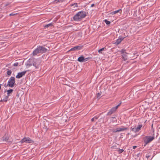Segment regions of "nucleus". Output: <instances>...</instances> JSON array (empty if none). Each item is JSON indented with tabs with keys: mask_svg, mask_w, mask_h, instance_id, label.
Returning <instances> with one entry per match:
<instances>
[{
	"mask_svg": "<svg viewBox=\"0 0 160 160\" xmlns=\"http://www.w3.org/2000/svg\"><path fill=\"white\" fill-rule=\"evenodd\" d=\"M27 72V71H24L22 72H19L18 73L16 76V78H20L24 76Z\"/></svg>",
	"mask_w": 160,
	"mask_h": 160,
	"instance_id": "nucleus-8",
	"label": "nucleus"
},
{
	"mask_svg": "<svg viewBox=\"0 0 160 160\" xmlns=\"http://www.w3.org/2000/svg\"><path fill=\"white\" fill-rule=\"evenodd\" d=\"M86 16V13L85 12L81 11L78 12L73 17V20L76 21H80L82 19L84 18Z\"/></svg>",
	"mask_w": 160,
	"mask_h": 160,
	"instance_id": "nucleus-1",
	"label": "nucleus"
},
{
	"mask_svg": "<svg viewBox=\"0 0 160 160\" xmlns=\"http://www.w3.org/2000/svg\"><path fill=\"white\" fill-rule=\"evenodd\" d=\"M146 145H147V144H146V143H145V144H144V147H145V146H146Z\"/></svg>",
	"mask_w": 160,
	"mask_h": 160,
	"instance_id": "nucleus-43",
	"label": "nucleus"
},
{
	"mask_svg": "<svg viewBox=\"0 0 160 160\" xmlns=\"http://www.w3.org/2000/svg\"><path fill=\"white\" fill-rule=\"evenodd\" d=\"M128 53H125L124 54H122V59L125 61H126L127 60H128Z\"/></svg>",
	"mask_w": 160,
	"mask_h": 160,
	"instance_id": "nucleus-13",
	"label": "nucleus"
},
{
	"mask_svg": "<svg viewBox=\"0 0 160 160\" xmlns=\"http://www.w3.org/2000/svg\"><path fill=\"white\" fill-rule=\"evenodd\" d=\"M82 46H75L74 47L72 48L70 50V51H78L81 49L82 48Z\"/></svg>",
	"mask_w": 160,
	"mask_h": 160,
	"instance_id": "nucleus-9",
	"label": "nucleus"
},
{
	"mask_svg": "<svg viewBox=\"0 0 160 160\" xmlns=\"http://www.w3.org/2000/svg\"><path fill=\"white\" fill-rule=\"evenodd\" d=\"M102 113H101L99 115H101V114H102Z\"/></svg>",
	"mask_w": 160,
	"mask_h": 160,
	"instance_id": "nucleus-46",
	"label": "nucleus"
},
{
	"mask_svg": "<svg viewBox=\"0 0 160 160\" xmlns=\"http://www.w3.org/2000/svg\"><path fill=\"white\" fill-rule=\"evenodd\" d=\"M4 86L5 87H10V86L9 85H8V83L7 84H6V83L4 84Z\"/></svg>",
	"mask_w": 160,
	"mask_h": 160,
	"instance_id": "nucleus-33",
	"label": "nucleus"
},
{
	"mask_svg": "<svg viewBox=\"0 0 160 160\" xmlns=\"http://www.w3.org/2000/svg\"><path fill=\"white\" fill-rule=\"evenodd\" d=\"M121 104V102L119 103L118 105L116 106L115 107H112L110 110L113 113L118 108V107Z\"/></svg>",
	"mask_w": 160,
	"mask_h": 160,
	"instance_id": "nucleus-12",
	"label": "nucleus"
},
{
	"mask_svg": "<svg viewBox=\"0 0 160 160\" xmlns=\"http://www.w3.org/2000/svg\"><path fill=\"white\" fill-rule=\"evenodd\" d=\"M17 14V13H14V12H13L12 13L10 14L9 16H12L15 15Z\"/></svg>",
	"mask_w": 160,
	"mask_h": 160,
	"instance_id": "nucleus-27",
	"label": "nucleus"
},
{
	"mask_svg": "<svg viewBox=\"0 0 160 160\" xmlns=\"http://www.w3.org/2000/svg\"><path fill=\"white\" fill-rule=\"evenodd\" d=\"M2 140L5 141H7L9 139V138L8 137H3L2 138Z\"/></svg>",
	"mask_w": 160,
	"mask_h": 160,
	"instance_id": "nucleus-21",
	"label": "nucleus"
},
{
	"mask_svg": "<svg viewBox=\"0 0 160 160\" xmlns=\"http://www.w3.org/2000/svg\"><path fill=\"white\" fill-rule=\"evenodd\" d=\"M142 127V125L140 124L138 125V126L137 127H135L133 128H131V129L135 132H137L140 130Z\"/></svg>",
	"mask_w": 160,
	"mask_h": 160,
	"instance_id": "nucleus-7",
	"label": "nucleus"
},
{
	"mask_svg": "<svg viewBox=\"0 0 160 160\" xmlns=\"http://www.w3.org/2000/svg\"><path fill=\"white\" fill-rule=\"evenodd\" d=\"M7 71L6 72V73L7 74V75L9 76H10L12 73V71H11V70L9 69H7Z\"/></svg>",
	"mask_w": 160,
	"mask_h": 160,
	"instance_id": "nucleus-18",
	"label": "nucleus"
},
{
	"mask_svg": "<svg viewBox=\"0 0 160 160\" xmlns=\"http://www.w3.org/2000/svg\"><path fill=\"white\" fill-rule=\"evenodd\" d=\"M119 12H120V13H121L122 10L121 9H120L118 10H116L112 12H111L110 14L112 15H113Z\"/></svg>",
	"mask_w": 160,
	"mask_h": 160,
	"instance_id": "nucleus-17",
	"label": "nucleus"
},
{
	"mask_svg": "<svg viewBox=\"0 0 160 160\" xmlns=\"http://www.w3.org/2000/svg\"><path fill=\"white\" fill-rule=\"evenodd\" d=\"M112 132H118V131H117V129L116 130H113Z\"/></svg>",
	"mask_w": 160,
	"mask_h": 160,
	"instance_id": "nucleus-36",
	"label": "nucleus"
},
{
	"mask_svg": "<svg viewBox=\"0 0 160 160\" xmlns=\"http://www.w3.org/2000/svg\"><path fill=\"white\" fill-rule=\"evenodd\" d=\"M19 142L21 144L23 142L33 143L34 141L29 137H24Z\"/></svg>",
	"mask_w": 160,
	"mask_h": 160,
	"instance_id": "nucleus-5",
	"label": "nucleus"
},
{
	"mask_svg": "<svg viewBox=\"0 0 160 160\" xmlns=\"http://www.w3.org/2000/svg\"><path fill=\"white\" fill-rule=\"evenodd\" d=\"M150 157V155L148 154L146 155V157L147 158H148L149 157Z\"/></svg>",
	"mask_w": 160,
	"mask_h": 160,
	"instance_id": "nucleus-34",
	"label": "nucleus"
},
{
	"mask_svg": "<svg viewBox=\"0 0 160 160\" xmlns=\"http://www.w3.org/2000/svg\"><path fill=\"white\" fill-rule=\"evenodd\" d=\"M113 112L111 110H110L109 112L107 113V115H111Z\"/></svg>",
	"mask_w": 160,
	"mask_h": 160,
	"instance_id": "nucleus-24",
	"label": "nucleus"
},
{
	"mask_svg": "<svg viewBox=\"0 0 160 160\" xmlns=\"http://www.w3.org/2000/svg\"><path fill=\"white\" fill-rule=\"evenodd\" d=\"M53 26V24L52 23H50L48 24H47L44 26L45 28H48L50 26Z\"/></svg>",
	"mask_w": 160,
	"mask_h": 160,
	"instance_id": "nucleus-19",
	"label": "nucleus"
},
{
	"mask_svg": "<svg viewBox=\"0 0 160 160\" xmlns=\"http://www.w3.org/2000/svg\"><path fill=\"white\" fill-rule=\"evenodd\" d=\"M89 59H90V58L89 57L84 58V62L88 61Z\"/></svg>",
	"mask_w": 160,
	"mask_h": 160,
	"instance_id": "nucleus-30",
	"label": "nucleus"
},
{
	"mask_svg": "<svg viewBox=\"0 0 160 160\" xmlns=\"http://www.w3.org/2000/svg\"><path fill=\"white\" fill-rule=\"evenodd\" d=\"M126 50L125 49H121V51H119V52H120L121 53H122L123 54L125 53H127L126 52Z\"/></svg>",
	"mask_w": 160,
	"mask_h": 160,
	"instance_id": "nucleus-20",
	"label": "nucleus"
},
{
	"mask_svg": "<svg viewBox=\"0 0 160 160\" xmlns=\"http://www.w3.org/2000/svg\"><path fill=\"white\" fill-rule=\"evenodd\" d=\"M99 117V116L98 117H97V116H95L93 118H94V119L97 120L98 119Z\"/></svg>",
	"mask_w": 160,
	"mask_h": 160,
	"instance_id": "nucleus-35",
	"label": "nucleus"
},
{
	"mask_svg": "<svg viewBox=\"0 0 160 160\" xmlns=\"http://www.w3.org/2000/svg\"><path fill=\"white\" fill-rule=\"evenodd\" d=\"M151 128H152V133H153V132H154V128H153V124H152V125H151Z\"/></svg>",
	"mask_w": 160,
	"mask_h": 160,
	"instance_id": "nucleus-29",
	"label": "nucleus"
},
{
	"mask_svg": "<svg viewBox=\"0 0 160 160\" xmlns=\"http://www.w3.org/2000/svg\"><path fill=\"white\" fill-rule=\"evenodd\" d=\"M18 65V62H15L13 65L15 66H17Z\"/></svg>",
	"mask_w": 160,
	"mask_h": 160,
	"instance_id": "nucleus-32",
	"label": "nucleus"
},
{
	"mask_svg": "<svg viewBox=\"0 0 160 160\" xmlns=\"http://www.w3.org/2000/svg\"><path fill=\"white\" fill-rule=\"evenodd\" d=\"M13 91L12 89L7 90V95L5 96L4 99H3V101H4V102H7L8 99V97L10 95V94Z\"/></svg>",
	"mask_w": 160,
	"mask_h": 160,
	"instance_id": "nucleus-6",
	"label": "nucleus"
},
{
	"mask_svg": "<svg viewBox=\"0 0 160 160\" xmlns=\"http://www.w3.org/2000/svg\"><path fill=\"white\" fill-rule=\"evenodd\" d=\"M1 86H2V84H0V88L1 89Z\"/></svg>",
	"mask_w": 160,
	"mask_h": 160,
	"instance_id": "nucleus-42",
	"label": "nucleus"
},
{
	"mask_svg": "<svg viewBox=\"0 0 160 160\" xmlns=\"http://www.w3.org/2000/svg\"><path fill=\"white\" fill-rule=\"evenodd\" d=\"M101 95V93H98L97 95V98H100V96Z\"/></svg>",
	"mask_w": 160,
	"mask_h": 160,
	"instance_id": "nucleus-31",
	"label": "nucleus"
},
{
	"mask_svg": "<svg viewBox=\"0 0 160 160\" xmlns=\"http://www.w3.org/2000/svg\"><path fill=\"white\" fill-rule=\"evenodd\" d=\"M84 58L82 55L78 57V61L80 62H84Z\"/></svg>",
	"mask_w": 160,
	"mask_h": 160,
	"instance_id": "nucleus-14",
	"label": "nucleus"
},
{
	"mask_svg": "<svg viewBox=\"0 0 160 160\" xmlns=\"http://www.w3.org/2000/svg\"><path fill=\"white\" fill-rule=\"evenodd\" d=\"M104 21L107 25H109L111 23V22L110 21H108L107 19L104 20Z\"/></svg>",
	"mask_w": 160,
	"mask_h": 160,
	"instance_id": "nucleus-22",
	"label": "nucleus"
},
{
	"mask_svg": "<svg viewBox=\"0 0 160 160\" xmlns=\"http://www.w3.org/2000/svg\"><path fill=\"white\" fill-rule=\"evenodd\" d=\"M104 118H105V116H104V117L103 118H102L103 120V119Z\"/></svg>",
	"mask_w": 160,
	"mask_h": 160,
	"instance_id": "nucleus-45",
	"label": "nucleus"
},
{
	"mask_svg": "<svg viewBox=\"0 0 160 160\" xmlns=\"http://www.w3.org/2000/svg\"><path fill=\"white\" fill-rule=\"evenodd\" d=\"M125 37H122L121 36H119V38L116 40V41L115 42L116 44L118 45L123 40Z\"/></svg>",
	"mask_w": 160,
	"mask_h": 160,
	"instance_id": "nucleus-10",
	"label": "nucleus"
},
{
	"mask_svg": "<svg viewBox=\"0 0 160 160\" xmlns=\"http://www.w3.org/2000/svg\"><path fill=\"white\" fill-rule=\"evenodd\" d=\"M102 119V118H101L100 119H99L98 121L99 122H101V119Z\"/></svg>",
	"mask_w": 160,
	"mask_h": 160,
	"instance_id": "nucleus-41",
	"label": "nucleus"
},
{
	"mask_svg": "<svg viewBox=\"0 0 160 160\" xmlns=\"http://www.w3.org/2000/svg\"><path fill=\"white\" fill-rule=\"evenodd\" d=\"M95 6V4H91V7H93V6Z\"/></svg>",
	"mask_w": 160,
	"mask_h": 160,
	"instance_id": "nucleus-38",
	"label": "nucleus"
},
{
	"mask_svg": "<svg viewBox=\"0 0 160 160\" xmlns=\"http://www.w3.org/2000/svg\"><path fill=\"white\" fill-rule=\"evenodd\" d=\"M4 102V101H3V99H1L0 100V102Z\"/></svg>",
	"mask_w": 160,
	"mask_h": 160,
	"instance_id": "nucleus-40",
	"label": "nucleus"
},
{
	"mask_svg": "<svg viewBox=\"0 0 160 160\" xmlns=\"http://www.w3.org/2000/svg\"><path fill=\"white\" fill-rule=\"evenodd\" d=\"M33 62V60L32 59H29L27 62V66H30L33 64V65L36 68H38L39 67V64H37L34 62V63H32Z\"/></svg>",
	"mask_w": 160,
	"mask_h": 160,
	"instance_id": "nucleus-4",
	"label": "nucleus"
},
{
	"mask_svg": "<svg viewBox=\"0 0 160 160\" xmlns=\"http://www.w3.org/2000/svg\"><path fill=\"white\" fill-rule=\"evenodd\" d=\"M94 119L93 118H92L91 120V121H92V122H93L94 121Z\"/></svg>",
	"mask_w": 160,
	"mask_h": 160,
	"instance_id": "nucleus-39",
	"label": "nucleus"
},
{
	"mask_svg": "<svg viewBox=\"0 0 160 160\" xmlns=\"http://www.w3.org/2000/svg\"><path fill=\"white\" fill-rule=\"evenodd\" d=\"M152 136H146L144 138V142L146 144L150 142L155 139L154 132L152 133Z\"/></svg>",
	"mask_w": 160,
	"mask_h": 160,
	"instance_id": "nucleus-2",
	"label": "nucleus"
},
{
	"mask_svg": "<svg viewBox=\"0 0 160 160\" xmlns=\"http://www.w3.org/2000/svg\"><path fill=\"white\" fill-rule=\"evenodd\" d=\"M8 85L10 86L11 88L13 87L16 85L15 78L14 77H11L9 78L8 82Z\"/></svg>",
	"mask_w": 160,
	"mask_h": 160,
	"instance_id": "nucleus-3",
	"label": "nucleus"
},
{
	"mask_svg": "<svg viewBox=\"0 0 160 160\" xmlns=\"http://www.w3.org/2000/svg\"><path fill=\"white\" fill-rule=\"evenodd\" d=\"M137 146H135L132 147V148L133 149H135L136 148H137Z\"/></svg>",
	"mask_w": 160,
	"mask_h": 160,
	"instance_id": "nucleus-37",
	"label": "nucleus"
},
{
	"mask_svg": "<svg viewBox=\"0 0 160 160\" xmlns=\"http://www.w3.org/2000/svg\"><path fill=\"white\" fill-rule=\"evenodd\" d=\"M123 128H117V131L118 132H119L121 131H122L125 130H126L127 129V128H125L124 127H123Z\"/></svg>",
	"mask_w": 160,
	"mask_h": 160,
	"instance_id": "nucleus-15",
	"label": "nucleus"
},
{
	"mask_svg": "<svg viewBox=\"0 0 160 160\" xmlns=\"http://www.w3.org/2000/svg\"><path fill=\"white\" fill-rule=\"evenodd\" d=\"M62 0H55V3H57L59 2H62Z\"/></svg>",
	"mask_w": 160,
	"mask_h": 160,
	"instance_id": "nucleus-28",
	"label": "nucleus"
},
{
	"mask_svg": "<svg viewBox=\"0 0 160 160\" xmlns=\"http://www.w3.org/2000/svg\"><path fill=\"white\" fill-rule=\"evenodd\" d=\"M72 6H73L74 8H75V7H78V3H73V4H72L71 5Z\"/></svg>",
	"mask_w": 160,
	"mask_h": 160,
	"instance_id": "nucleus-26",
	"label": "nucleus"
},
{
	"mask_svg": "<svg viewBox=\"0 0 160 160\" xmlns=\"http://www.w3.org/2000/svg\"><path fill=\"white\" fill-rule=\"evenodd\" d=\"M124 151L123 149H121L119 148L118 150V152L120 153H122L123 151Z\"/></svg>",
	"mask_w": 160,
	"mask_h": 160,
	"instance_id": "nucleus-25",
	"label": "nucleus"
},
{
	"mask_svg": "<svg viewBox=\"0 0 160 160\" xmlns=\"http://www.w3.org/2000/svg\"><path fill=\"white\" fill-rule=\"evenodd\" d=\"M47 49L43 46H41V53H43L46 52Z\"/></svg>",
	"mask_w": 160,
	"mask_h": 160,
	"instance_id": "nucleus-16",
	"label": "nucleus"
},
{
	"mask_svg": "<svg viewBox=\"0 0 160 160\" xmlns=\"http://www.w3.org/2000/svg\"><path fill=\"white\" fill-rule=\"evenodd\" d=\"M42 15H43V14H41V17H42Z\"/></svg>",
	"mask_w": 160,
	"mask_h": 160,
	"instance_id": "nucleus-44",
	"label": "nucleus"
},
{
	"mask_svg": "<svg viewBox=\"0 0 160 160\" xmlns=\"http://www.w3.org/2000/svg\"><path fill=\"white\" fill-rule=\"evenodd\" d=\"M105 49V48H101V49H99L98 50V52L99 53H102V51L104 50V49Z\"/></svg>",
	"mask_w": 160,
	"mask_h": 160,
	"instance_id": "nucleus-23",
	"label": "nucleus"
},
{
	"mask_svg": "<svg viewBox=\"0 0 160 160\" xmlns=\"http://www.w3.org/2000/svg\"><path fill=\"white\" fill-rule=\"evenodd\" d=\"M40 52V46L38 47L35 49L33 52V55L34 56L37 55V54L39 53Z\"/></svg>",
	"mask_w": 160,
	"mask_h": 160,
	"instance_id": "nucleus-11",
	"label": "nucleus"
}]
</instances>
